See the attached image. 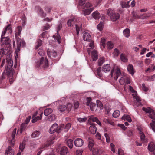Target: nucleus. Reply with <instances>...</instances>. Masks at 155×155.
Listing matches in <instances>:
<instances>
[{"mask_svg":"<svg viewBox=\"0 0 155 155\" xmlns=\"http://www.w3.org/2000/svg\"><path fill=\"white\" fill-rule=\"evenodd\" d=\"M7 64L6 65L5 68L3 73L1 77L0 78V83H2L3 81L5 79L6 76L11 77V71L10 69L12 67L13 64V61L10 58H6Z\"/></svg>","mask_w":155,"mask_h":155,"instance_id":"f257e3e1","label":"nucleus"},{"mask_svg":"<svg viewBox=\"0 0 155 155\" xmlns=\"http://www.w3.org/2000/svg\"><path fill=\"white\" fill-rule=\"evenodd\" d=\"M48 66V62L47 58L43 57H42L36 64V67H40L44 70L47 69Z\"/></svg>","mask_w":155,"mask_h":155,"instance_id":"f03ea898","label":"nucleus"},{"mask_svg":"<svg viewBox=\"0 0 155 155\" xmlns=\"http://www.w3.org/2000/svg\"><path fill=\"white\" fill-rule=\"evenodd\" d=\"M108 15L110 16L111 20L113 21H116L120 17V15L119 13H116L112 9H108L107 12Z\"/></svg>","mask_w":155,"mask_h":155,"instance_id":"7ed1b4c3","label":"nucleus"},{"mask_svg":"<svg viewBox=\"0 0 155 155\" xmlns=\"http://www.w3.org/2000/svg\"><path fill=\"white\" fill-rule=\"evenodd\" d=\"M11 41L8 37L1 38V44L2 47L11 49Z\"/></svg>","mask_w":155,"mask_h":155,"instance_id":"20e7f679","label":"nucleus"},{"mask_svg":"<svg viewBox=\"0 0 155 155\" xmlns=\"http://www.w3.org/2000/svg\"><path fill=\"white\" fill-rule=\"evenodd\" d=\"M58 152H60V155H70L67 147L65 146L61 147L59 145L57 147Z\"/></svg>","mask_w":155,"mask_h":155,"instance_id":"39448f33","label":"nucleus"},{"mask_svg":"<svg viewBox=\"0 0 155 155\" xmlns=\"http://www.w3.org/2000/svg\"><path fill=\"white\" fill-rule=\"evenodd\" d=\"M62 129L60 127H59L58 125L57 124H54L51 127L49 132L51 134H53L56 132L58 133L61 132Z\"/></svg>","mask_w":155,"mask_h":155,"instance_id":"423d86ee","label":"nucleus"},{"mask_svg":"<svg viewBox=\"0 0 155 155\" xmlns=\"http://www.w3.org/2000/svg\"><path fill=\"white\" fill-rule=\"evenodd\" d=\"M142 110L147 113H149V117L155 120V112L153 110L149 107L146 108L143 107Z\"/></svg>","mask_w":155,"mask_h":155,"instance_id":"0eeeda50","label":"nucleus"},{"mask_svg":"<svg viewBox=\"0 0 155 155\" xmlns=\"http://www.w3.org/2000/svg\"><path fill=\"white\" fill-rule=\"evenodd\" d=\"M19 38L17 39V42H18L17 44V48L15 50V53L17 55H18V53L20 51V47L21 44L22 45V46L24 47V46L25 45V42L21 40V41L19 42V43L18 42V39Z\"/></svg>","mask_w":155,"mask_h":155,"instance_id":"6e6552de","label":"nucleus"},{"mask_svg":"<svg viewBox=\"0 0 155 155\" xmlns=\"http://www.w3.org/2000/svg\"><path fill=\"white\" fill-rule=\"evenodd\" d=\"M84 141L81 138H77L74 141V144L75 146L77 147L82 146L83 144Z\"/></svg>","mask_w":155,"mask_h":155,"instance_id":"1a4fd4ad","label":"nucleus"},{"mask_svg":"<svg viewBox=\"0 0 155 155\" xmlns=\"http://www.w3.org/2000/svg\"><path fill=\"white\" fill-rule=\"evenodd\" d=\"M133 17L134 19H144L146 17H148L149 16H145L143 17V15H145V14H142L140 15H138L135 12H133L132 13Z\"/></svg>","mask_w":155,"mask_h":155,"instance_id":"9d476101","label":"nucleus"},{"mask_svg":"<svg viewBox=\"0 0 155 155\" xmlns=\"http://www.w3.org/2000/svg\"><path fill=\"white\" fill-rule=\"evenodd\" d=\"M47 52L48 56L50 57H51V55L53 58H55L57 55L56 51L54 50L51 51L49 48L47 50Z\"/></svg>","mask_w":155,"mask_h":155,"instance_id":"9b49d317","label":"nucleus"},{"mask_svg":"<svg viewBox=\"0 0 155 155\" xmlns=\"http://www.w3.org/2000/svg\"><path fill=\"white\" fill-rule=\"evenodd\" d=\"M91 125L89 127V130L90 132L92 134H95L97 131V128L95 126V124L94 123H90Z\"/></svg>","mask_w":155,"mask_h":155,"instance_id":"f8f14e48","label":"nucleus"},{"mask_svg":"<svg viewBox=\"0 0 155 155\" xmlns=\"http://www.w3.org/2000/svg\"><path fill=\"white\" fill-rule=\"evenodd\" d=\"M10 49H8L6 48H3L1 49L0 55H5L7 54H9L11 53Z\"/></svg>","mask_w":155,"mask_h":155,"instance_id":"ddd939ff","label":"nucleus"},{"mask_svg":"<svg viewBox=\"0 0 155 155\" xmlns=\"http://www.w3.org/2000/svg\"><path fill=\"white\" fill-rule=\"evenodd\" d=\"M83 39L85 41H90L91 39V35L88 32H85L83 35Z\"/></svg>","mask_w":155,"mask_h":155,"instance_id":"4468645a","label":"nucleus"},{"mask_svg":"<svg viewBox=\"0 0 155 155\" xmlns=\"http://www.w3.org/2000/svg\"><path fill=\"white\" fill-rule=\"evenodd\" d=\"M5 153L7 155H14V150L10 146H9L6 150Z\"/></svg>","mask_w":155,"mask_h":155,"instance_id":"2eb2a0df","label":"nucleus"},{"mask_svg":"<svg viewBox=\"0 0 155 155\" xmlns=\"http://www.w3.org/2000/svg\"><path fill=\"white\" fill-rule=\"evenodd\" d=\"M35 8L37 10L39 13L41 14V15L42 17H45L46 16V14L44 12L43 10L41 7L39 6H37Z\"/></svg>","mask_w":155,"mask_h":155,"instance_id":"dca6fc26","label":"nucleus"},{"mask_svg":"<svg viewBox=\"0 0 155 155\" xmlns=\"http://www.w3.org/2000/svg\"><path fill=\"white\" fill-rule=\"evenodd\" d=\"M111 69L110 64H104L102 67V71L105 72L109 71Z\"/></svg>","mask_w":155,"mask_h":155,"instance_id":"f3484780","label":"nucleus"},{"mask_svg":"<svg viewBox=\"0 0 155 155\" xmlns=\"http://www.w3.org/2000/svg\"><path fill=\"white\" fill-rule=\"evenodd\" d=\"M91 55L93 61H95L97 59V52L95 50L91 52Z\"/></svg>","mask_w":155,"mask_h":155,"instance_id":"a211bd4d","label":"nucleus"},{"mask_svg":"<svg viewBox=\"0 0 155 155\" xmlns=\"http://www.w3.org/2000/svg\"><path fill=\"white\" fill-rule=\"evenodd\" d=\"M92 16L95 19H98L101 17L100 14L97 11H96L93 13Z\"/></svg>","mask_w":155,"mask_h":155,"instance_id":"6ab92c4d","label":"nucleus"},{"mask_svg":"<svg viewBox=\"0 0 155 155\" xmlns=\"http://www.w3.org/2000/svg\"><path fill=\"white\" fill-rule=\"evenodd\" d=\"M88 147L90 151H91L92 148L94 145L93 140L90 137H89L88 140Z\"/></svg>","mask_w":155,"mask_h":155,"instance_id":"aec40b11","label":"nucleus"},{"mask_svg":"<svg viewBox=\"0 0 155 155\" xmlns=\"http://www.w3.org/2000/svg\"><path fill=\"white\" fill-rule=\"evenodd\" d=\"M94 7H92L90 8L85 9L83 11V12L84 15H88L90 14L91 12L94 9Z\"/></svg>","mask_w":155,"mask_h":155,"instance_id":"412c9836","label":"nucleus"},{"mask_svg":"<svg viewBox=\"0 0 155 155\" xmlns=\"http://www.w3.org/2000/svg\"><path fill=\"white\" fill-rule=\"evenodd\" d=\"M26 127V124L25 123H23L21 124L20 129H18L17 133L20 132V134L22 133V131L24 130Z\"/></svg>","mask_w":155,"mask_h":155,"instance_id":"4be33fe9","label":"nucleus"},{"mask_svg":"<svg viewBox=\"0 0 155 155\" xmlns=\"http://www.w3.org/2000/svg\"><path fill=\"white\" fill-rule=\"evenodd\" d=\"M138 130L139 131L140 137L141 141L143 142H145V136L144 134L141 131L140 128H138Z\"/></svg>","mask_w":155,"mask_h":155,"instance_id":"5701e85b","label":"nucleus"},{"mask_svg":"<svg viewBox=\"0 0 155 155\" xmlns=\"http://www.w3.org/2000/svg\"><path fill=\"white\" fill-rule=\"evenodd\" d=\"M89 119L91 120H92V122H96L100 126L101 125V124L100 121L98 120V118L97 117H94L93 116H91L90 117Z\"/></svg>","mask_w":155,"mask_h":155,"instance_id":"b1692460","label":"nucleus"},{"mask_svg":"<svg viewBox=\"0 0 155 155\" xmlns=\"http://www.w3.org/2000/svg\"><path fill=\"white\" fill-rule=\"evenodd\" d=\"M121 74V73L120 69L118 68H117L115 71V76L114 77L115 80H117L119 76Z\"/></svg>","mask_w":155,"mask_h":155,"instance_id":"393cba45","label":"nucleus"},{"mask_svg":"<svg viewBox=\"0 0 155 155\" xmlns=\"http://www.w3.org/2000/svg\"><path fill=\"white\" fill-rule=\"evenodd\" d=\"M42 113H41L40 116H38L37 117L32 116V122L33 123H35L38 120L41 119L42 117Z\"/></svg>","mask_w":155,"mask_h":155,"instance_id":"a878e982","label":"nucleus"},{"mask_svg":"<svg viewBox=\"0 0 155 155\" xmlns=\"http://www.w3.org/2000/svg\"><path fill=\"white\" fill-rule=\"evenodd\" d=\"M127 70L129 73L132 75L134 74L133 66L132 64H129L127 67Z\"/></svg>","mask_w":155,"mask_h":155,"instance_id":"bb28decb","label":"nucleus"},{"mask_svg":"<svg viewBox=\"0 0 155 155\" xmlns=\"http://www.w3.org/2000/svg\"><path fill=\"white\" fill-rule=\"evenodd\" d=\"M101 68L100 67H98L95 71V73L98 76L100 77L102 76V74L101 72Z\"/></svg>","mask_w":155,"mask_h":155,"instance_id":"cd10ccee","label":"nucleus"},{"mask_svg":"<svg viewBox=\"0 0 155 155\" xmlns=\"http://www.w3.org/2000/svg\"><path fill=\"white\" fill-rule=\"evenodd\" d=\"M93 155H100L98 148L94 147L93 150Z\"/></svg>","mask_w":155,"mask_h":155,"instance_id":"c85d7f7f","label":"nucleus"},{"mask_svg":"<svg viewBox=\"0 0 155 155\" xmlns=\"http://www.w3.org/2000/svg\"><path fill=\"white\" fill-rule=\"evenodd\" d=\"M58 109L60 112H63L67 109V107L65 105H61L58 107Z\"/></svg>","mask_w":155,"mask_h":155,"instance_id":"c756f323","label":"nucleus"},{"mask_svg":"<svg viewBox=\"0 0 155 155\" xmlns=\"http://www.w3.org/2000/svg\"><path fill=\"white\" fill-rule=\"evenodd\" d=\"M11 28V25L10 24L6 26V27L5 28V29L4 31L2 32V35H1V38L5 37L4 36V35L6 33V32L7 29H8V30H10Z\"/></svg>","mask_w":155,"mask_h":155,"instance_id":"7c9ffc66","label":"nucleus"},{"mask_svg":"<svg viewBox=\"0 0 155 155\" xmlns=\"http://www.w3.org/2000/svg\"><path fill=\"white\" fill-rule=\"evenodd\" d=\"M122 120H125L129 122L132 121V120L130 117L128 115H124L121 118Z\"/></svg>","mask_w":155,"mask_h":155,"instance_id":"2f4dec72","label":"nucleus"},{"mask_svg":"<svg viewBox=\"0 0 155 155\" xmlns=\"http://www.w3.org/2000/svg\"><path fill=\"white\" fill-rule=\"evenodd\" d=\"M149 150L151 152H153L155 150V145L153 143H151L148 146Z\"/></svg>","mask_w":155,"mask_h":155,"instance_id":"473e14b6","label":"nucleus"},{"mask_svg":"<svg viewBox=\"0 0 155 155\" xmlns=\"http://www.w3.org/2000/svg\"><path fill=\"white\" fill-rule=\"evenodd\" d=\"M52 110L51 108L45 109L44 111V114L46 116H47L51 114L52 112Z\"/></svg>","mask_w":155,"mask_h":155,"instance_id":"72a5a7b5","label":"nucleus"},{"mask_svg":"<svg viewBox=\"0 0 155 155\" xmlns=\"http://www.w3.org/2000/svg\"><path fill=\"white\" fill-rule=\"evenodd\" d=\"M67 144L71 149L72 148L73 146V140L71 139H68L67 142Z\"/></svg>","mask_w":155,"mask_h":155,"instance_id":"f704fd0d","label":"nucleus"},{"mask_svg":"<svg viewBox=\"0 0 155 155\" xmlns=\"http://www.w3.org/2000/svg\"><path fill=\"white\" fill-rule=\"evenodd\" d=\"M10 71H11V73H12L11 77H8V78H9V81L11 84L13 82V73L14 72V71L12 69V67L10 69Z\"/></svg>","mask_w":155,"mask_h":155,"instance_id":"c9c22d12","label":"nucleus"},{"mask_svg":"<svg viewBox=\"0 0 155 155\" xmlns=\"http://www.w3.org/2000/svg\"><path fill=\"white\" fill-rule=\"evenodd\" d=\"M123 33L125 36L128 37L130 35V31L129 29L126 28L123 31Z\"/></svg>","mask_w":155,"mask_h":155,"instance_id":"e433bc0d","label":"nucleus"},{"mask_svg":"<svg viewBox=\"0 0 155 155\" xmlns=\"http://www.w3.org/2000/svg\"><path fill=\"white\" fill-rule=\"evenodd\" d=\"M53 37L54 39L58 41L59 43H61V38L59 34L57 33V35H54Z\"/></svg>","mask_w":155,"mask_h":155,"instance_id":"4c0bfd02","label":"nucleus"},{"mask_svg":"<svg viewBox=\"0 0 155 155\" xmlns=\"http://www.w3.org/2000/svg\"><path fill=\"white\" fill-rule=\"evenodd\" d=\"M74 23V20L73 19H70L68 20L67 22V24L68 26L71 27Z\"/></svg>","mask_w":155,"mask_h":155,"instance_id":"58836bf2","label":"nucleus"},{"mask_svg":"<svg viewBox=\"0 0 155 155\" xmlns=\"http://www.w3.org/2000/svg\"><path fill=\"white\" fill-rule=\"evenodd\" d=\"M40 134L39 131H36L33 132L31 135V137L32 138H35L39 136Z\"/></svg>","mask_w":155,"mask_h":155,"instance_id":"ea45409f","label":"nucleus"},{"mask_svg":"<svg viewBox=\"0 0 155 155\" xmlns=\"http://www.w3.org/2000/svg\"><path fill=\"white\" fill-rule=\"evenodd\" d=\"M127 79V77H122L119 80V82L121 84H123L125 83L126 80Z\"/></svg>","mask_w":155,"mask_h":155,"instance_id":"a19ab883","label":"nucleus"},{"mask_svg":"<svg viewBox=\"0 0 155 155\" xmlns=\"http://www.w3.org/2000/svg\"><path fill=\"white\" fill-rule=\"evenodd\" d=\"M97 107H99L101 110L103 109V104L100 101L98 100L97 101Z\"/></svg>","mask_w":155,"mask_h":155,"instance_id":"79ce46f5","label":"nucleus"},{"mask_svg":"<svg viewBox=\"0 0 155 155\" xmlns=\"http://www.w3.org/2000/svg\"><path fill=\"white\" fill-rule=\"evenodd\" d=\"M120 114V111L118 110H116L113 114V116L114 118H117Z\"/></svg>","mask_w":155,"mask_h":155,"instance_id":"37998d69","label":"nucleus"},{"mask_svg":"<svg viewBox=\"0 0 155 155\" xmlns=\"http://www.w3.org/2000/svg\"><path fill=\"white\" fill-rule=\"evenodd\" d=\"M98 65L101 66L104 62V57L100 58L98 60Z\"/></svg>","mask_w":155,"mask_h":155,"instance_id":"c03bdc74","label":"nucleus"},{"mask_svg":"<svg viewBox=\"0 0 155 155\" xmlns=\"http://www.w3.org/2000/svg\"><path fill=\"white\" fill-rule=\"evenodd\" d=\"M38 54L41 56L43 57L45 54V51L41 48H40L38 51Z\"/></svg>","mask_w":155,"mask_h":155,"instance_id":"a18cd8bd","label":"nucleus"},{"mask_svg":"<svg viewBox=\"0 0 155 155\" xmlns=\"http://www.w3.org/2000/svg\"><path fill=\"white\" fill-rule=\"evenodd\" d=\"M25 147V143H21L20 144L19 147V149L20 150H21V152L23 151Z\"/></svg>","mask_w":155,"mask_h":155,"instance_id":"49530a36","label":"nucleus"},{"mask_svg":"<svg viewBox=\"0 0 155 155\" xmlns=\"http://www.w3.org/2000/svg\"><path fill=\"white\" fill-rule=\"evenodd\" d=\"M37 45L35 47V49H37L40 46L42 45V41L41 40L38 39L37 41Z\"/></svg>","mask_w":155,"mask_h":155,"instance_id":"de8ad7c7","label":"nucleus"},{"mask_svg":"<svg viewBox=\"0 0 155 155\" xmlns=\"http://www.w3.org/2000/svg\"><path fill=\"white\" fill-rule=\"evenodd\" d=\"M53 143V142L52 140L51 141H50L49 143H48V144H47L43 146L42 145L40 146L39 148V149L40 150H41L43 149L45 147H48L49 145H51V144H52Z\"/></svg>","mask_w":155,"mask_h":155,"instance_id":"09e8293b","label":"nucleus"},{"mask_svg":"<svg viewBox=\"0 0 155 155\" xmlns=\"http://www.w3.org/2000/svg\"><path fill=\"white\" fill-rule=\"evenodd\" d=\"M84 8H87L91 7L92 5L89 2L85 3V4L83 5Z\"/></svg>","mask_w":155,"mask_h":155,"instance_id":"8fccbe9b","label":"nucleus"},{"mask_svg":"<svg viewBox=\"0 0 155 155\" xmlns=\"http://www.w3.org/2000/svg\"><path fill=\"white\" fill-rule=\"evenodd\" d=\"M89 106L91 110L92 111H94L95 109V107H96V104L91 102Z\"/></svg>","mask_w":155,"mask_h":155,"instance_id":"3c124183","label":"nucleus"},{"mask_svg":"<svg viewBox=\"0 0 155 155\" xmlns=\"http://www.w3.org/2000/svg\"><path fill=\"white\" fill-rule=\"evenodd\" d=\"M71 126V124L70 123H68L66 125L64 128V132H67L69 129L70 128Z\"/></svg>","mask_w":155,"mask_h":155,"instance_id":"603ef678","label":"nucleus"},{"mask_svg":"<svg viewBox=\"0 0 155 155\" xmlns=\"http://www.w3.org/2000/svg\"><path fill=\"white\" fill-rule=\"evenodd\" d=\"M153 123H150V125L153 131L155 132V121H152Z\"/></svg>","mask_w":155,"mask_h":155,"instance_id":"864d4df0","label":"nucleus"},{"mask_svg":"<svg viewBox=\"0 0 155 155\" xmlns=\"http://www.w3.org/2000/svg\"><path fill=\"white\" fill-rule=\"evenodd\" d=\"M72 107V105L71 103H68L67 104V110L68 112H70L71 110Z\"/></svg>","mask_w":155,"mask_h":155,"instance_id":"5fc2aeb1","label":"nucleus"},{"mask_svg":"<svg viewBox=\"0 0 155 155\" xmlns=\"http://www.w3.org/2000/svg\"><path fill=\"white\" fill-rule=\"evenodd\" d=\"M103 22H100L97 26V28L98 30L100 31H102L103 28Z\"/></svg>","mask_w":155,"mask_h":155,"instance_id":"6e6d98bb","label":"nucleus"},{"mask_svg":"<svg viewBox=\"0 0 155 155\" xmlns=\"http://www.w3.org/2000/svg\"><path fill=\"white\" fill-rule=\"evenodd\" d=\"M78 120L80 122H84L86 121L87 120L86 117L82 118H77Z\"/></svg>","mask_w":155,"mask_h":155,"instance_id":"4d7b16f0","label":"nucleus"},{"mask_svg":"<svg viewBox=\"0 0 155 155\" xmlns=\"http://www.w3.org/2000/svg\"><path fill=\"white\" fill-rule=\"evenodd\" d=\"M107 46L109 49H111L113 47V45L110 41H108L107 44Z\"/></svg>","mask_w":155,"mask_h":155,"instance_id":"13d9d810","label":"nucleus"},{"mask_svg":"<svg viewBox=\"0 0 155 155\" xmlns=\"http://www.w3.org/2000/svg\"><path fill=\"white\" fill-rule=\"evenodd\" d=\"M133 97L136 99V100L140 104L141 100L140 97L137 95L136 94H133Z\"/></svg>","mask_w":155,"mask_h":155,"instance_id":"bf43d9fd","label":"nucleus"},{"mask_svg":"<svg viewBox=\"0 0 155 155\" xmlns=\"http://www.w3.org/2000/svg\"><path fill=\"white\" fill-rule=\"evenodd\" d=\"M120 58L121 60L123 62H126L127 61V59L123 54L121 55Z\"/></svg>","mask_w":155,"mask_h":155,"instance_id":"052dcab7","label":"nucleus"},{"mask_svg":"<svg viewBox=\"0 0 155 155\" xmlns=\"http://www.w3.org/2000/svg\"><path fill=\"white\" fill-rule=\"evenodd\" d=\"M50 28L49 24L48 23H46L45 25L43 27V31L48 30Z\"/></svg>","mask_w":155,"mask_h":155,"instance_id":"680f3d73","label":"nucleus"},{"mask_svg":"<svg viewBox=\"0 0 155 155\" xmlns=\"http://www.w3.org/2000/svg\"><path fill=\"white\" fill-rule=\"evenodd\" d=\"M119 52L117 48H115L114 49V51L113 52V54L114 56L115 57H117L119 54Z\"/></svg>","mask_w":155,"mask_h":155,"instance_id":"e2e57ef3","label":"nucleus"},{"mask_svg":"<svg viewBox=\"0 0 155 155\" xmlns=\"http://www.w3.org/2000/svg\"><path fill=\"white\" fill-rule=\"evenodd\" d=\"M52 8L51 7L46 6L45 9L47 13H50Z\"/></svg>","mask_w":155,"mask_h":155,"instance_id":"0e129e2a","label":"nucleus"},{"mask_svg":"<svg viewBox=\"0 0 155 155\" xmlns=\"http://www.w3.org/2000/svg\"><path fill=\"white\" fill-rule=\"evenodd\" d=\"M105 39L104 38H102L101 39V43L102 45L103 46L104 48L105 46Z\"/></svg>","mask_w":155,"mask_h":155,"instance_id":"69168bd1","label":"nucleus"},{"mask_svg":"<svg viewBox=\"0 0 155 155\" xmlns=\"http://www.w3.org/2000/svg\"><path fill=\"white\" fill-rule=\"evenodd\" d=\"M74 108L75 109H77L79 107V104L78 102L76 101L74 102Z\"/></svg>","mask_w":155,"mask_h":155,"instance_id":"338daca9","label":"nucleus"},{"mask_svg":"<svg viewBox=\"0 0 155 155\" xmlns=\"http://www.w3.org/2000/svg\"><path fill=\"white\" fill-rule=\"evenodd\" d=\"M142 89L143 90L145 91H147L148 90V87H146L144 84H142Z\"/></svg>","mask_w":155,"mask_h":155,"instance_id":"774afa93","label":"nucleus"}]
</instances>
